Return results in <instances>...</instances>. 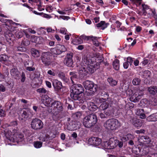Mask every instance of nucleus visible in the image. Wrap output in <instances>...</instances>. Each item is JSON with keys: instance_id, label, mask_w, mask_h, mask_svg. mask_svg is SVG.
Wrapping results in <instances>:
<instances>
[{"instance_id": "f03ea898", "label": "nucleus", "mask_w": 157, "mask_h": 157, "mask_svg": "<svg viewBox=\"0 0 157 157\" xmlns=\"http://www.w3.org/2000/svg\"><path fill=\"white\" fill-rule=\"evenodd\" d=\"M97 121L96 115L91 113L83 118L82 123L85 127L89 128L93 126L97 123Z\"/></svg>"}, {"instance_id": "f257e3e1", "label": "nucleus", "mask_w": 157, "mask_h": 157, "mask_svg": "<svg viewBox=\"0 0 157 157\" xmlns=\"http://www.w3.org/2000/svg\"><path fill=\"white\" fill-rule=\"evenodd\" d=\"M83 66L79 69L80 73L82 74H92L94 71V69L97 67L94 57L90 55L84 57L82 62Z\"/></svg>"}, {"instance_id": "09e8293b", "label": "nucleus", "mask_w": 157, "mask_h": 157, "mask_svg": "<svg viewBox=\"0 0 157 157\" xmlns=\"http://www.w3.org/2000/svg\"><path fill=\"white\" fill-rule=\"evenodd\" d=\"M91 38H93L94 39H93V43L95 46H98L99 45V43L97 40V39L93 36L91 37Z\"/></svg>"}, {"instance_id": "a211bd4d", "label": "nucleus", "mask_w": 157, "mask_h": 157, "mask_svg": "<svg viewBox=\"0 0 157 157\" xmlns=\"http://www.w3.org/2000/svg\"><path fill=\"white\" fill-rule=\"evenodd\" d=\"M53 86L57 90L60 89L62 87L61 82L57 80H54L53 82Z\"/></svg>"}, {"instance_id": "f3484780", "label": "nucleus", "mask_w": 157, "mask_h": 157, "mask_svg": "<svg viewBox=\"0 0 157 157\" xmlns=\"http://www.w3.org/2000/svg\"><path fill=\"white\" fill-rule=\"evenodd\" d=\"M146 120L149 122H156L157 121V112L147 117L146 118Z\"/></svg>"}, {"instance_id": "864d4df0", "label": "nucleus", "mask_w": 157, "mask_h": 157, "mask_svg": "<svg viewBox=\"0 0 157 157\" xmlns=\"http://www.w3.org/2000/svg\"><path fill=\"white\" fill-rule=\"evenodd\" d=\"M48 74L52 76H55V73L53 70H49L48 71Z\"/></svg>"}, {"instance_id": "c85d7f7f", "label": "nucleus", "mask_w": 157, "mask_h": 157, "mask_svg": "<svg viewBox=\"0 0 157 157\" xmlns=\"http://www.w3.org/2000/svg\"><path fill=\"white\" fill-rule=\"evenodd\" d=\"M108 141L111 149H113L116 147V141L113 138H111Z\"/></svg>"}, {"instance_id": "de8ad7c7", "label": "nucleus", "mask_w": 157, "mask_h": 157, "mask_svg": "<svg viewBox=\"0 0 157 157\" xmlns=\"http://www.w3.org/2000/svg\"><path fill=\"white\" fill-rule=\"evenodd\" d=\"M15 35L17 38H20L23 36V34L21 32H16L15 33Z\"/></svg>"}, {"instance_id": "39448f33", "label": "nucleus", "mask_w": 157, "mask_h": 157, "mask_svg": "<svg viewBox=\"0 0 157 157\" xmlns=\"http://www.w3.org/2000/svg\"><path fill=\"white\" fill-rule=\"evenodd\" d=\"M51 52L53 54L59 55L67 51L66 48L63 45L58 44L53 48H51Z\"/></svg>"}, {"instance_id": "c756f323", "label": "nucleus", "mask_w": 157, "mask_h": 157, "mask_svg": "<svg viewBox=\"0 0 157 157\" xmlns=\"http://www.w3.org/2000/svg\"><path fill=\"white\" fill-rule=\"evenodd\" d=\"M107 81L110 85L112 86H116L117 84V82L111 78H108Z\"/></svg>"}, {"instance_id": "e433bc0d", "label": "nucleus", "mask_w": 157, "mask_h": 157, "mask_svg": "<svg viewBox=\"0 0 157 157\" xmlns=\"http://www.w3.org/2000/svg\"><path fill=\"white\" fill-rule=\"evenodd\" d=\"M45 104L48 105L52 102V98H50L48 96L45 97V99H44Z\"/></svg>"}, {"instance_id": "b1692460", "label": "nucleus", "mask_w": 157, "mask_h": 157, "mask_svg": "<svg viewBox=\"0 0 157 157\" xmlns=\"http://www.w3.org/2000/svg\"><path fill=\"white\" fill-rule=\"evenodd\" d=\"M111 107V106H109V103L106 101H105L102 103L99 106V108L103 110L107 109V108Z\"/></svg>"}, {"instance_id": "0eeeda50", "label": "nucleus", "mask_w": 157, "mask_h": 157, "mask_svg": "<svg viewBox=\"0 0 157 157\" xmlns=\"http://www.w3.org/2000/svg\"><path fill=\"white\" fill-rule=\"evenodd\" d=\"M73 54L72 52H69L67 54L64 59V63L68 67H71L73 64V62L72 58Z\"/></svg>"}, {"instance_id": "cd10ccee", "label": "nucleus", "mask_w": 157, "mask_h": 157, "mask_svg": "<svg viewBox=\"0 0 157 157\" xmlns=\"http://www.w3.org/2000/svg\"><path fill=\"white\" fill-rule=\"evenodd\" d=\"M148 90L150 94H155L157 92V86H154L148 87Z\"/></svg>"}, {"instance_id": "49530a36", "label": "nucleus", "mask_w": 157, "mask_h": 157, "mask_svg": "<svg viewBox=\"0 0 157 157\" xmlns=\"http://www.w3.org/2000/svg\"><path fill=\"white\" fill-rule=\"evenodd\" d=\"M103 145L104 147L107 149H111V147L110 146L108 142V141H106L104 142Z\"/></svg>"}, {"instance_id": "0e129e2a", "label": "nucleus", "mask_w": 157, "mask_h": 157, "mask_svg": "<svg viewBox=\"0 0 157 157\" xmlns=\"http://www.w3.org/2000/svg\"><path fill=\"white\" fill-rule=\"evenodd\" d=\"M67 30L65 28H63L60 31V33L62 34L65 35L66 34Z\"/></svg>"}, {"instance_id": "6e6d98bb", "label": "nucleus", "mask_w": 157, "mask_h": 157, "mask_svg": "<svg viewBox=\"0 0 157 157\" xmlns=\"http://www.w3.org/2000/svg\"><path fill=\"white\" fill-rule=\"evenodd\" d=\"M6 88L5 86L2 84H1L0 85V91L5 92L6 91Z\"/></svg>"}, {"instance_id": "ddd939ff", "label": "nucleus", "mask_w": 157, "mask_h": 157, "mask_svg": "<svg viewBox=\"0 0 157 157\" xmlns=\"http://www.w3.org/2000/svg\"><path fill=\"white\" fill-rule=\"evenodd\" d=\"M121 126L120 123L115 119H111L112 131H114Z\"/></svg>"}, {"instance_id": "4c0bfd02", "label": "nucleus", "mask_w": 157, "mask_h": 157, "mask_svg": "<svg viewBox=\"0 0 157 157\" xmlns=\"http://www.w3.org/2000/svg\"><path fill=\"white\" fill-rule=\"evenodd\" d=\"M140 82L141 80L140 78H136L133 80L132 82L134 85H138L140 84Z\"/></svg>"}, {"instance_id": "4be33fe9", "label": "nucleus", "mask_w": 157, "mask_h": 157, "mask_svg": "<svg viewBox=\"0 0 157 157\" xmlns=\"http://www.w3.org/2000/svg\"><path fill=\"white\" fill-rule=\"evenodd\" d=\"M109 24L108 23H105V21H102L99 23L97 24L96 26L98 28L101 27V29L102 30H104L107 27Z\"/></svg>"}, {"instance_id": "a19ab883", "label": "nucleus", "mask_w": 157, "mask_h": 157, "mask_svg": "<svg viewBox=\"0 0 157 157\" xmlns=\"http://www.w3.org/2000/svg\"><path fill=\"white\" fill-rule=\"evenodd\" d=\"M59 77L64 81H67V78L65 77V74L63 72H60L58 74Z\"/></svg>"}, {"instance_id": "7ed1b4c3", "label": "nucleus", "mask_w": 157, "mask_h": 157, "mask_svg": "<svg viewBox=\"0 0 157 157\" xmlns=\"http://www.w3.org/2000/svg\"><path fill=\"white\" fill-rule=\"evenodd\" d=\"M83 85L86 89L91 91V94H93L96 92L98 88L97 85L94 84L93 82L89 80H86L84 82Z\"/></svg>"}, {"instance_id": "f8f14e48", "label": "nucleus", "mask_w": 157, "mask_h": 157, "mask_svg": "<svg viewBox=\"0 0 157 157\" xmlns=\"http://www.w3.org/2000/svg\"><path fill=\"white\" fill-rule=\"evenodd\" d=\"M138 141L142 144H147L151 142V139L147 136H142L138 139Z\"/></svg>"}, {"instance_id": "6ab92c4d", "label": "nucleus", "mask_w": 157, "mask_h": 157, "mask_svg": "<svg viewBox=\"0 0 157 157\" xmlns=\"http://www.w3.org/2000/svg\"><path fill=\"white\" fill-rule=\"evenodd\" d=\"M69 74L71 76L70 79L72 83L73 84L75 83L78 78V75L76 74V73L74 72H71Z\"/></svg>"}, {"instance_id": "2eb2a0df", "label": "nucleus", "mask_w": 157, "mask_h": 157, "mask_svg": "<svg viewBox=\"0 0 157 157\" xmlns=\"http://www.w3.org/2000/svg\"><path fill=\"white\" fill-rule=\"evenodd\" d=\"M71 97L72 99L75 100H80L82 98L81 94H78L75 92L70 90Z\"/></svg>"}, {"instance_id": "5fc2aeb1", "label": "nucleus", "mask_w": 157, "mask_h": 157, "mask_svg": "<svg viewBox=\"0 0 157 157\" xmlns=\"http://www.w3.org/2000/svg\"><path fill=\"white\" fill-rule=\"evenodd\" d=\"M90 37V36H86L84 35H82L80 36V37L82 40V39H84L86 40H89L90 39L89 38Z\"/></svg>"}, {"instance_id": "13d9d810", "label": "nucleus", "mask_w": 157, "mask_h": 157, "mask_svg": "<svg viewBox=\"0 0 157 157\" xmlns=\"http://www.w3.org/2000/svg\"><path fill=\"white\" fill-rule=\"evenodd\" d=\"M137 134L144 133L145 132V130L143 129H141L140 130H137L135 131Z\"/></svg>"}, {"instance_id": "393cba45", "label": "nucleus", "mask_w": 157, "mask_h": 157, "mask_svg": "<svg viewBox=\"0 0 157 157\" xmlns=\"http://www.w3.org/2000/svg\"><path fill=\"white\" fill-rule=\"evenodd\" d=\"M109 109H107L106 111H105L104 113L106 115V117H110L111 116H113V108L110 107Z\"/></svg>"}, {"instance_id": "37998d69", "label": "nucleus", "mask_w": 157, "mask_h": 157, "mask_svg": "<svg viewBox=\"0 0 157 157\" xmlns=\"http://www.w3.org/2000/svg\"><path fill=\"white\" fill-rule=\"evenodd\" d=\"M42 143L40 141H36L35 142L34 146L36 148H39L42 146Z\"/></svg>"}, {"instance_id": "8fccbe9b", "label": "nucleus", "mask_w": 157, "mask_h": 157, "mask_svg": "<svg viewBox=\"0 0 157 157\" xmlns=\"http://www.w3.org/2000/svg\"><path fill=\"white\" fill-rule=\"evenodd\" d=\"M21 81L22 82H24L25 81L26 78L24 72H22L21 75Z\"/></svg>"}, {"instance_id": "9d476101", "label": "nucleus", "mask_w": 157, "mask_h": 157, "mask_svg": "<svg viewBox=\"0 0 157 157\" xmlns=\"http://www.w3.org/2000/svg\"><path fill=\"white\" fill-rule=\"evenodd\" d=\"M88 142L91 145L97 146L101 143V140L98 137H93L89 138Z\"/></svg>"}, {"instance_id": "79ce46f5", "label": "nucleus", "mask_w": 157, "mask_h": 157, "mask_svg": "<svg viewBox=\"0 0 157 157\" xmlns=\"http://www.w3.org/2000/svg\"><path fill=\"white\" fill-rule=\"evenodd\" d=\"M13 36L11 32L10 31L8 33V34H6L5 35V36L7 39L10 40L12 39V38L13 37Z\"/></svg>"}, {"instance_id": "774afa93", "label": "nucleus", "mask_w": 157, "mask_h": 157, "mask_svg": "<svg viewBox=\"0 0 157 157\" xmlns=\"http://www.w3.org/2000/svg\"><path fill=\"white\" fill-rule=\"evenodd\" d=\"M129 64L127 62H125L123 64V66L124 68L127 69L128 67Z\"/></svg>"}, {"instance_id": "20e7f679", "label": "nucleus", "mask_w": 157, "mask_h": 157, "mask_svg": "<svg viewBox=\"0 0 157 157\" xmlns=\"http://www.w3.org/2000/svg\"><path fill=\"white\" fill-rule=\"evenodd\" d=\"M41 58L42 62L46 66L49 65L52 62V56L49 52L43 53Z\"/></svg>"}, {"instance_id": "3c124183", "label": "nucleus", "mask_w": 157, "mask_h": 157, "mask_svg": "<svg viewBox=\"0 0 157 157\" xmlns=\"http://www.w3.org/2000/svg\"><path fill=\"white\" fill-rule=\"evenodd\" d=\"M132 61V58L131 57H128L127 58V62L130 65H131Z\"/></svg>"}, {"instance_id": "5701e85b", "label": "nucleus", "mask_w": 157, "mask_h": 157, "mask_svg": "<svg viewBox=\"0 0 157 157\" xmlns=\"http://www.w3.org/2000/svg\"><path fill=\"white\" fill-rule=\"evenodd\" d=\"M9 58L10 57L6 55H0V61L4 62H5L6 63L5 64L8 65L6 63L8 61H10V60H9Z\"/></svg>"}, {"instance_id": "ea45409f", "label": "nucleus", "mask_w": 157, "mask_h": 157, "mask_svg": "<svg viewBox=\"0 0 157 157\" xmlns=\"http://www.w3.org/2000/svg\"><path fill=\"white\" fill-rule=\"evenodd\" d=\"M132 3L135 4L137 6L141 5L142 0H130Z\"/></svg>"}, {"instance_id": "dca6fc26", "label": "nucleus", "mask_w": 157, "mask_h": 157, "mask_svg": "<svg viewBox=\"0 0 157 157\" xmlns=\"http://www.w3.org/2000/svg\"><path fill=\"white\" fill-rule=\"evenodd\" d=\"M10 74L14 78L16 79L19 78V72L17 68L12 69L10 71Z\"/></svg>"}, {"instance_id": "4d7b16f0", "label": "nucleus", "mask_w": 157, "mask_h": 157, "mask_svg": "<svg viewBox=\"0 0 157 157\" xmlns=\"http://www.w3.org/2000/svg\"><path fill=\"white\" fill-rule=\"evenodd\" d=\"M105 100V99H104L103 98H98L96 99V102L98 103H101L102 101L104 102Z\"/></svg>"}, {"instance_id": "bb28decb", "label": "nucleus", "mask_w": 157, "mask_h": 157, "mask_svg": "<svg viewBox=\"0 0 157 157\" xmlns=\"http://www.w3.org/2000/svg\"><path fill=\"white\" fill-rule=\"evenodd\" d=\"M134 138V137L133 135L131 134H128L122 137L121 139V140L123 141H125L130 140L133 139Z\"/></svg>"}, {"instance_id": "423d86ee", "label": "nucleus", "mask_w": 157, "mask_h": 157, "mask_svg": "<svg viewBox=\"0 0 157 157\" xmlns=\"http://www.w3.org/2000/svg\"><path fill=\"white\" fill-rule=\"evenodd\" d=\"M31 126L33 129H40L43 128V123L40 119L35 118L31 122Z\"/></svg>"}, {"instance_id": "f704fd0d", "label": "nucleus", "mask_w": 157, "mask_h": 157, "mask_svg": "<svg viewBox=\"0 0 157 157\" xmlns=\"http://www.w3.org/2000/svg\"><path fill=\"white\" fill-rule=\"evenodd\" d=\"M138 96L136 97V95H135L133 92L132 95L130 98V99L131 101L136 102L138 101Z\"/></svg>"}, {"instance_id": "72a5a7b5", "label": "nucleus", "mask_w": 157, "mask_h": 157, "mask_svg": "<svg viewBox=\"0 0 157 157\" xmlns=\"http://www.w3.org/2000/svg\"><path fill=\"white\" fill-rule=\"evenodd\" d=\"M83 42V40L81 39L80 37L78 39H75L73 41V44L75 45H78L79 44H82Z\"/></svg>"}, {"instance_id": "c9c22d12", "label": "nucleus", "mask_w": 157, "mask_h": 157, "mask_svg": "<svg viewBox=\"0 0 157 157\" xmlns=\"http://www.w3.org/2000/svg\"><path fill=\"white\" fill-rule=\"evenodd\" d=\"M30 44V41L27 39H24L22 40L21 43V45L22 47L27 46Z\"/></svg>"}, {"instance_id": "338daca9", "label": "nucleus", "mask_w": 157, "mask_h": 157, "mask_svg": "<svg viewBox=\"0 0 157 157\" xmlns=\"http://www.w3.org/2000/svg\"><path fill=\"white\" fill-rule=\"evenodd\" d=\"M139 116L140 118L141 119H145L146 117V116L144 113H141Z\"/></svg>"}, {"instance_id": "9b49d317", "label": "nucleus", "mask_w": 157, "mask_h": 157, "mask_svg": "<svg viewBox=\"0 0 157 157\" xmlns=\"http://www.w3.org/2000/svg\"><path fill=\"white\" fill-rule=\"evenodd\" d=\"M31 112L29 110H24L21 115L19 117V119L24 121H26L27 119L30 117Z\"/></svg>"}, {"instance_id": "412c9836", "label": "nucleus", "mask_w": 157, "mask_h": 157, "mask_svg": "<svg viewBox=\"0 0 157 157\" xmlns=\"http://www.w3.org/2000/svg\"><path fill=\"white\" fill-rule=\"evenodd\" d=\"M104 126L109 130H112L111 119H109L104 123Z\"/></svg>"}, {"instance_id": "69168bd1", "label": "nucleus", "mask_w": 157, "mask_h": 157, "mask_svg": "<svg viewBox=\"0 0 157 157\" xmlns=\"http://www.w3.org/2000/svg\"><path fill=\"white\" fill-rule=\"evenodd\" d=\"M17 123L16 121H12L10 122V125L12 126H15L17 125Z\"/></svg>"}, {"instance_id": "bf43d9fd", "label": "nucleus", "mask_w": 157, "mask_h": 157, "mask_svg": "<svg viewBox=\"0 0 157 157\" xmlns=\"http://www.w3.org/2000/svg\"><path fill=\"white\" fill-rule=\"evenodd\" d=\"M16 137L18 139V140H21L23 138V136L21 134H19L17 135Z\"/></svg>"}, {"instance_id": "a878e982", "label": "nucleus", "mask_w": 157, "mask_h": 157, "mask_svg": "<svg viewBox=\"0 0 157 157\" xmlns=\"http://www.w3.org/2000/svg\"><path fill=\"white\" fill-rule=\"evenodd\" d=\"M31 52L32 56L34 57H38L40 56L39 52L36 49L34 48H32L31 51Z\"/></svg>"}, {"instance_id": "aec40b11", "label": "nucleus", "mask_w": 157, "mask_h": 157, "mask_svg": "<svg viewBox=\"0 0 157 157\" xmlns=\"http://www.w3.org/2000/svg\"><path fill=\"white\" fill-rule=\"evenodd\" d=\"M87 106L88 109L90 111H95L98 108L97 106L94 105L92 102H88L87 103Z\"/></svg>"}, {"instance_id": "58836bf2", "label": "nucleus", "mask_w": 157, "mask_h": 157, "mask_svg": "<svg viewBox=\"0 0 157 157\" xmlns=\"http://www.w3.org/2000/svg\"><path fill=\"white\" fill-rule=\"evenodd\" d=\"M36 91L40 94H45L47 92V90L43 88L38 89Z\"/></svg>"}, {"instance_id": "e2e57ef3", "label": "nucleus", "mask_w": 157, "mask_h": 157, "mask_svg": "<svg viewBox=\"0 0 157 157\" xmlns=\"http://www.w3.org/2000/svg\"><path fill=\"white\" fill-rule=\"evenodd\" d=\"M26 69L29 71H33L35 70V68L34 67H32L31 66H28L27 67Z\"/></svg>"}, {"instance_id": "473e14b6", "label": "nucleus", "mask_w": 157, "mask_h": 157, "mask_svg": "<svg viewBox=\"0 0 157 157\" xmlns=\"http://www.w3.org/2000/svg\"><path fill=\"white\" fill-rule=\"evenodd\" d=\"M151 73L148 70H145L143 72L142 77L144 78H147L149 77L151 75Z\"/></svg>"}, {"instance_id": "603ef678", "label": "nucleus", "mask_w": 157, "mask_h": 157, "mask_svg": "<svg viewBox=\"0 0 157 157\" xmlns=\"http://www.w3.org/2000/svg\"><path fill=\"white\" fill-rule=\"evenodd\" d=\"M98 114L101 119H104L107 118V117H106V115L105 113L104 114L102 113H98Z\"/></svg>"}, {"instance_id": "2f4dec72", "label": "nucleus", "mask_w": 157, "mask_h": 157, "mask_svg": "<svg viewBox=\"0 0 157 157\" xmlns=\"http://www.w3.org/2000/svg\"><path fill=\"white\" fill-rule=\"evenodd\" d=\"M136 95V97L138 96V101L140 99L141 96L142 95V91L139 90H137L136 91H134L133 92Z\"/></svg>"}, {"instance_id": "4468645a", "label": "nucleus", "mask_w": 157, "mask_h": 157, "mask_svg": "<svg viewBox=\"0 0 157 157\" xmlns=\"http://www.w3.org/2000/svg\"><path fill=\"white\" fill-rule=\"evenodd\" d=\"M131 123L136 127H140L142 125V123L140 120L135 118H133L130 120Z\"/></svg>"}, {"instance_id": "1a4fd4ad", "label": "nucleus", "mask_w": 157, "mask_h": 157, "mask_svg": "<svg viewBox=\"0 0 157 157\" xmlns=\"http://www.w3.org/2000/svg\"><path fill=\"white\" fill-rule=\"evenodd\" d=\"M70 90L73 91L75 93L81 94L84 91V89L82 86L80 84H74L71 87Z\"/></svg>"}, {"instance_id": "a18cd8bd", "label": "nucleus", "mask_w": 157, "mask_h": 157, "mask_svg": "<svg viewBox=\"0 0 157 157\" xmlns=\"http://www.w3.org/2000/svg\"><path fill=\"white\" fill-rule=\"evenodd\" d=\"M144 112V110L143 109H137L136 110V114L138 116H139L141 113Z\"/></svg>"}, {"instance_id": "6e6552de", "label": "nucleus", "mask_w": 157, "mask_h": 157, "mask_svg": "<svg viewBox=\"0 0 157 157\" xmlns=\"http://www.w3.org/2000/svg\"><path fill=\"white\" fill-rule=\"evenodd\" d=\"M51 107L53 108L54 111H56L57 109V112H60L63 111V104L59 101H55L51 104Z\"/></svg>"}, {"instance_id": "680f3d73", "label": "nucleus", "mask_w": 157, "mask_h": 157, "mask_svg": "<svg viewBox=\"0 0 157 157\" xmlns=\"http://www.w3.org/2000/svg\"><path fill=\"white\" fill-rule=\"evenodd\" d=\"M60 17L64 20H67L70 19V17H69L65 16H60Z\"/></svg>"}, {"instance_id": "c03bdc74", "label": "nucleus", "mask_w": 157, "mask_h": 157, "mask_svg": "<svg viewBox=\"0 0 157 157\" xmlns=\"http://www.w3.org/2000/svg\"><path fill=\"white\" fill-rule=\"evenodd\" d=\"M143 9V13H146V10L149 9V7L147 5L145 4H142V5Z\"/></svg>"}, {"instance_id": "052dcab7", "label": "nucleus", "mask_w": 157, "mask_h": 157, "mask_svg": "<svg viewBox=\"0 0 157 157\" xmlns=\"http://www.w3.org/2000/svg\"><path fill=\"white\" fill-rule=\"evenodd\" d=\"M17 50L19 51L24 52L26 51V49L24 47H19L17 48Z\"/></svg>"}, {"instance_id": "7c9ffc66", "label": "nucleus", "mask_w": 157, "mask_h": 157, "mask_svg": "<svg viewBox=\"0 0 157 157\" xmlns=\"http://www.w3.org/2000/svg\"><path fill=\"white\" fill-rule=\"evenodd\" d=\"M119 61L117 59H115L113 62V66L114 69L116 70H118L119 69Z\"/></svg>"}]
</instances>
